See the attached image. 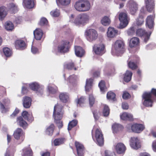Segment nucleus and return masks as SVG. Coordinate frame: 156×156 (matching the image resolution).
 <instances>
[{
    "label": "nucleus",
    "mask_w": 156,
    "mask_h": 156,
    "mask_svg": "<svg viewBox=\"0 0 156 156\" xmlns=\"http://www.w3.org/2000/svg\"><path fill=\"white\" fill-rule=\"evenodd\" d=\"M132 130L136 133H140L144 128L143 125L141 124H135L131 126Z\"/></svg>",
    "instance_id": "nucleus-15"
},
{
    "label": "nucleus",
    "mask_w": 156,
    "mask_h": 156,
    "mask_svg": "<svg viewBox=\"0 0 156 156\" xmlns=\"http://www.w3.org/2000/svg\"><path fill=\"white\" fill-rule=\"evenodd\" d=\"M38 25L41 26H47L48 25V21L45 18L42 17L39 22Z\"/></svg>",
    "instance_id": "nucleus-44"
},
{
    "label": "nucleus",
    "mask_w": 156,
    "mask_h": 156,
    "mask_svg": "<svg viewBox=\"0 0 156 156\" xmlns=\"http://www.w3.org/2000/svg\"><path fill=\"white\" fill-rule=\"evenodd\" d=\"M89 20V16L86 14L79 15L74 21V23L77 26L84 25Z\"/></svg>",
    "instance_id": "nucleus-4"
},
{
    "label": "nucleus",
    "mask_w": 156,
    "mask_h": 156,
    "mask_svg": "<svg viewBox=\"0 0 156 156\" xmlns=\"http://www.w3.org/2000/svg\"><path fill=\"white\" fill-rule=\"evenodd\" d=\"M77 121L76 120H73L70 122L68 125V129L70 130L74 127L76 126L77 124Z\"/></svg>",
    "instance_id": "nucleus-42"
},
{
    "label": "nucleus",
    "mask_w": 156,
    "mask_h": 156,
    "mask_svg": "<svg viewBox=\"0 0 156 156\" xmlns=\"http://www.w3.org/2000/svg\"><path fill=\"white\" fill-rule=\"evenodd\" d=\"M109 113V109L108 106L106 105H104L103 114L104 116H107Z\"/></svg>",
    "instance_id": "nucleus-50"
},
{
    "label": "nucleus",
    "mask_w": 156,
    "mask_h": 156,
    "mask_svg": "<svg viewBox=\"0 0 156 156\" xmlns=\"http://www.w3.org/2000/svg\"><path fill=\"white\" fill-rule=\"evenodd\" d=\"M64 68L68 70L73 69L75 70H76L78 69V67H75L74 65L72 62L65 63L64 65Z\"/></svg>",
    "instance_id": "nucleus-36"
},
{
    "label": "nucleus",
    "mask_w": 156,
    "mask_h": 156,
    "mask_svg": "<svg viewBox=\"0 0 156 156\" xmlns=\"http://www.w3.org/2000/svg\"><path fill=\"white\" fill-rule=\"evenodd\" d=\"M31 51L33 54H36L39 53L38 49L33 46L31 48Z\"/></svg>",
    "instance_id": "nucleus-60"
},
{
    "label": "nucleus",
    "mask_w": 156,
    "mask_h": 156,
    "mask_svg": "<svg viewBox=\"0 0 156 156\" xmlns=\"http://www.w3.org/2000/svg\"><path fill=\"white\" fill-rule=\"evenodd\" d=\"M98 86L101 91L102 93H104L107 90V89L105 85V82L104 81H101L98 84Z\"/></svg>",
    "instance_id": "nucleus-45"
},
{
    "label": "nucleus",
    "mask_w": 156,
    "mask_h": 156,
    "mask_svg": "<svg viewBox=\"0 0 156 156\" xmlns=\"http://www.w3.org/2000/svg\"><path fill=\"white\" fill-rule=\"evenodd\" d=\"M128 66L132 69H135L137 68V66L133 62H129L128 63Z\"/></svg>",
    "instance_id": "nucleus-57"
},
{
    "label": "nucleus",
    "mask_w": 156,
    "mask_h": 156,
    "mask_svg": "<svg viewBox=\"0 0 156 156\" xmlns=\"http://www.w3.org/2000/svg\"><path fill=\"white\" fill-rule=\"evenodd\" d=\"M130 145L132 148L135 150L138 149L141 146L139 140L137 137H131L130 140Z\"/></svg>",
    "instance_id": "nucleus-13"
},
{
    "label": "nucleus",
    "mask_w": 156,
    "mask_h": 156,
    "mask_svg": "<svg viewBox=\"0 0 156 156\" xmlns=\"http://www.w3.org/2000/svg\"><path fill=\"white\" fill-rule=\"evenodd\" d=\"M32 99L30 97L26 96L23 98V103L24 108H30L31 104Z\"/></svg>",
    "instance_id": "nucleus-21"
},
{
    "label": "nucleus",
    "mask_w": 156,
    "mask_h": 156,
    "mask_svg": "<svg viewBox=\"0 0 156 156\" xmlns=\"http://www.w3.org/2000/svg\"><path fill=\"white\" fill-rule=\"evenodd\" d=\"M23 5L27 8H33L35 5L34 0H23Z\"/></svg>",
    "instance_id": "nucleus-22"
},
{
    "label": "nucleus",
    "mask_w": 156,
    "mask_h": 156,
    "mask_svg": "<svg viewBox=\"0 0 156 156\" xmlns=\"http://www.w3.org/2000/svg\"><path fill=\"white\" fill-rule=\"evenodd\" d=\"M75 144L77 153V156H83L84 147L83 145L77 142H75Z\"/></svg>",
    "instance_id": "nucleus-16"
},
{
    "label": "nucleus",
    "mask_w": 156,
    "mask_h": 156,
    "mask_svg": "<svg viewBox=\"0 0 156 156\" xmlns=\"http://www.w3.org/2000/svg\"><path fill=\"white\" fill-rule=\"evenodd\" d=\"M95 137L97 144L100 146L103 145L104 142V137L102 132L100 129H97Z\"/></svg>",
    "instance_id": "nucleus-12"
},
{
    "label": "nucleus",
    "mask_w": 156,
    "mask_h": 156,
    "mask_svg": "<svg viewBox=\"0 0 156 156\" xmlns=\"http://www.w3.org/2000/svg\"><path fill=\"white\" fill-rule=\"evenodd\" d=\"M10 101L8 98L4 99L2 103L0 102V109L2 113H5L8 110L7 108L5 106L8 105L10 103Z\"/></svg>",
    "instance_id": "nucleus-17"
},
{
    "label": "nucleus",
    "mask_w": 156,
    "mask_h": 156,
    "mask_svg": "<svg viewBox=\"0 0 156 156\" xmlns=\"http://www.w3.org/2000/svg\"><path fill=\"white\" fill-rule=\"evenodd\" d=\"M34 34L35 38L37 40H40L43 34L42 30L40 28H37L34 31Z\"/></svg>",
    "instance_id": "nucleus-24"
},
{
    "label": "nucleus",
    "mask_w": 156,
    "mask_h": 156,
    "mask_svg": "<svg viewBox=\"0 0 156 156\" xmlns=\"http://www.w3.org/2000/svg\"><path fill=\"white\" fill-rule=\"evenodd\" d=\"M151 33V32L148 33L145 30L142 28L138 29L136 31V35L141 37L145 43L149 40Z\"/></svg>",
    "instance_id": "nucleus-10"
},
{
    "label": "nucleus",
    "mask_w": 156,
    "mask_h": 156,
    "mask_svg": "<svg viewBox=\"0 0 156 156\" xmlns=\"http://www.w3.org/2000/svg\"><path fill=\"white\" fill-rule=\"evenodd\" d=\"M115 149L118 153L122 154L125 152L126 150V147L123 144L121 143H119L116 145Z\"/></svg>",
    "instance_id": "nucleus-20"
},
{
    "label": "nucleus",
    "mask_w": 156,
    "mask_h": 156,
    "mask_svg": "<svg viewBox=\"0 0 156 156\" xmlns=\"http://www.w3.org/2000/svg\"><path fill=\"white\" fill-rule=\"evenodd\" d=\"M5 27L7 30H12L14 28V25L12 22L8 21L5 23Z\"/></svg>",
    "instance_id": "nucleus-39"
},
{
    "label": "nucleus",
    "mask_w": 156,
    "mask_h": 156,
    "mask_svg": "<svg viewBox=\"0 0 156 156\" xmlns=\"http://www.w3.org/2000/svg\"><path fill=\"white\" fill-rule=\"evenodd\" d=\"M54 126L53 124H51L47 128L46 130V133L49 135H51L53 133Z\"/></svg>",
    "instance_id": "nucleus-41"
},
{
    "label": "nucleus",
    "mask_w": 156,
    "mask_h": 156,
    "mask_svg": "<svg viewBox=\"0 0 156 156\" xmlns=\"http://www.w3.org/2000/svg\"><path fill=\"white\" fill-rule=\"evenodd\" d=\"M5 156H13L12 154L10 153V151L9 148L7 149L6 153L5 155Z\"/></svg>",
    "instance_id": "nucleus-64"
},
{
    "label": "nucleus",
    "mask_w": 156,
    "mask_h": 156,
    "mask_svg": "<svg viewBox=\"0 0 156 156\" xmlns=\"http://www.w3.org/2000/svg\"><path fill=\"white\" fill-rule=\"evenodd\" d=\"M3 53L6 57H9L12 54L11 50L8 48H5L3 49Z\"/></svg>",
    "instance_id": "nucleus-49"
},
{
    "label": "nucleus",
    "mask_w": 156,
    "mask_h": 156,
    "mask_svg": "<svg viewBox=\"0 0 156 156\" xmlns=\"http://www.w3.org/2000/svg\"><path fill=\"white\" fill-rule=\"evenodd\" d=\"M117 34V31L114 28L109 27L107 32V36L108 37L113 38Z\"/></svg>",
    "instance_id": "nucleus-25"
},
{
    "label": "nucleus",
    "mask_w": 156,
    "mask_h": 156,
    "mask_svg": "<svg viewBox=\"0 0 156 156\" xmlns=\"http://www.w3.org/2000/svg\"><path fill=\"white\" fill-rule=\"evenodd\" d=\"M84 101V98L83 97H81L79 99H78L77 102V106L79 105L81 106V104L83 103Z\"/></svg>",
    "instance_id": "nucleus-59"
},
{
    "label": "nucleus",
    "mask_w": 156,
    "mask_h": 156,
    "mask_svg": "<svg viewBox=\"0 0 156 156\" xmlns=\"http://www.w3.org/2000/svg\"><path fill=\"white\" fill-rule=\"evenodd\" d=\"M74 7L76 10H89L90 5L88 1H80L76 2Z\"/></svg>",
    "instance_id": "nucleus-9"
},
{
    "label": "nucleus",
    "mask_w": 156,
    "mask_h": 156,
    "mask_svg": "<svg viewBox=\"0 0 156 156\" xmlns=\"http://www.w3.org/2000/svg\"><path fill=\"white\" fill-rule=\"evenodd\" d=\"M147 10H152L154 9V0H145Z\"/></svg>",
    "instance_id": "nucleus-28"
},
{
    "label": "nucleus",
    "mask_w": 156,
    "mask_h": 156,
    "mask_svg": "<svg viewBox=\"0 0 156 156\" xmlns=\"http://www.w3.org/2000/svg\"><path fill=\"white\" fill-rule=\"evenodd\" d=\"M89 100L90 105L92 106L95 102V99L92 95H90L89 97Z\"/></svg>",
    "instance_id": "nucleus-55"
},
{
    "label": "nucleus",
    "mask_w": 156,
    "mask_h": 156,
    "mask_svg": "<svg viewBox=\"0 0 156 156\" xmlns=\"http://www.w3.org/2000/svg\"><path fill=\"white\" fill-rule=\"evenodd\" d=\"M127 34L128 36H131L135 33V29L134 27H132L129 29L127 31Z\"/></svg>",
    "instance_id": "nucleus-54"
},
{
    "label": "nucleus",
    "mask_w": 156,
    "mask_h": 156,
    "mask_svg": "<svg viewBox=\"0 0 156 156\" xmlns=\"http://www.w3.org/2000/svg\"><path fill=\"white\" fill-rule=\"evenodd\" d=\"M69 42L67 41H63L62 43L58 45V48H55L52 50V51L57 54L58 52L66 53L69 51V47L68 44Z\"/></svg>",
    "instance_id": "nucleus-8"
},
{
    "label": "nucleus",
    "mask_w": 156,
    "mask_h": 156,
    "mask_svg": "<svg viewBox=\"0 0 156 156\" xmlns=\"http://www.w3.org/2000/svg\"><path fill=\"white\" fill-rule=\"evenodd\" d=\"M105 156H114L115 155L114 153L107 150L105 151Z\"/></svg>",
    "instance_id": "nucleus-61"
},
{
    "label": "nucleus",
    "mask_w": 156,
    "mask_h": 156,
    "mask_svg": "<svg viewBox=\"0 0 156 156\" xmlns=\"http://www.w3.org/2000/svg\"><path fill=\"white\" fill-rule=\"evenodd\" d=\"M124 43L121 40L116 41L113 44L112 49V54L113 55L121 56L124 51Z\"/></svg>",
    "instance_id": "nucleus-3"
},
{
    "label": "nucleus",
    "mask_w": 156,
    "mask_h": 156,
    "mask_svg": "<svg viewBox=\"0 0 156 156\" xmlns=\"http://www.w3.org/2000/svg\"><path fill=\"white\" fill-rule=\"evenodd\" d=\"M15 46L16 49H23L25 46V44L22 40H17L15 41Z\"/></svg>",
    "instance_id": "nucleus-27"
},
{
    "label": "nucleus",
    "mask_w": 156,
    "mask_h": 156,
    "mask_svg": "<svg viewBox=\"0 0 156 156\" xmlns=\"http://www.w3.org/2000/svg\"><path fill=\"white\" fill-rule=\"evenodd\" d=\"M111 21L109 18L106 16H104L101 20V23L104 26L109 25Z\"/></svg>",
    "instance_id": "nucleus-40"
},
{
    "label": "nucleus",
    "mask_w": 156,
    "mask_h": 156,
    "mask_svg": "<svg viewBox=\"0 0 156 156\" xmlns=\"http://www.w3.org/2000/svg\"><path fill=\"white\" fill-rule=\"evenodd\" d=\"M93 51L96 54L101 55L105 52V46L101 43L95 44L93 47Z\"/></svg>",
    "instance_id": "nucleus-11"
},
{
    "label": "nucleus",
    "mask_w": 156,
    "mask_h": 156,
    "mask_svg": "<svg viewBox=\"0 0 156 156\" xmlns=\"http://www.w3.org/2000/svg\"><path fill=\"white\" fill-rule=\"evenodd\" d=\"M59 98L62 102L66 103L69 100V95L66 93H62L60 94Z\"/></svg>",
    "instance_id": "nucleus-33"
},
{
    "label": "nucleus",
    "mask_w": 156,
    "mask_h": 156,
    "mask_svg": "<svg viewBox=\"0 0 156 156\" xmlns=\"http://www.w3.org/2000/svg\"><path fill=\"white\" fill-rule=\"evenodd\" d=\"M17 122L20 126L24 129H26L28 126V124L23 119V117L20 116L17 118Z\"/></svg>",
    "instance_id": "nucleus-29"
},
{
    "label": "nucleus",
    "mask_w": 156,
    "mask_h": 156,
    "mask_svg": "<svg viewBox=\"0 0 156 156\" xmlns=\"http://www.w3.org/2000/svg\"><path fill=\"white\" fill-rule=\"evenodd\" d=\"M155 15L149 16L147 18L146 20V25L150 29L154 27V19Z\"/></svg>",
    "instance_id": "nucleus-18"
},
{
    "label": "nucleus",
    "mask_w": 156,
    "mask_h": 156,
    "mask_svg": "<svg viewBox=\"0 0 156 156\" xmlns=\"http://www.w3.org/2000/svg\"><path fill=\"white\" fill-rule=\"evenodd\" d=\"M48 89L50 93L55 94L56 92L57 88L55 86H48Z\"/></svg>",
    "instance_id": "nucleus-52"
},
{
    "label": "nucleus",
    "mask_w": 156,
    "mask_h": 156,
    "mask_svg": "<svg viewBox=\"0 0 156 156\" xmlns=\"http://www.w3.org/2000/svg\"><path fill=\"white\" fill-rule=\"evenodd\" d=\"M33 152L30 147H25L23 149L22 156H32Z\"/></svg>",
    "instance_id": "nucleus-37"
},
{
    "label": "nucleus",
    "mask_w": 156,
    "mask_h": 156,
    "mask_svg": "<svg viewBox=\"0 0 156 156\" xmlns=\"http://www.w3.org/2000/svg\"><path fill=\"white\" fill-rule=\"evenodd\" d=\"M14 136L15 139L18 140L20 138L22 142L23 140L24 136V134L22 130L20 128H17L14 132Z\"/></svg>",
    "instance_id": "nucleus-14"
},
{
    "label": "nucleus",
    "mask_w": 156,
    "mask_h": 156,
    "mask_svg": "<svg viewBox=\"0 0 156 156\" xmlns=\"http://www.w3.org/2000/svg\"><path fill=\"white\" fill-rule=\"evenodd\" d=\"M122 107L123 109H127L129 108V106L127 103L125 102H123L122 104Z\"/></svg>",
    "instance_id": "nucleus-63"
},
{
    "label": "nucleus",
    "mask_w": 156,
    "mask_h": 156,
    "mask_svg": "<svg viewBox=\"0 0 156 156\" xmlns=\"http://www.w3.org/2000/svg\"><path fill=\"white\" fill-rule=\"evenodd\" d=\"M140 41L139 38L135 37L130 39L129 45L131 48L134 47L138 45Z\"/></svg>",
    "instance_id": "nucleus-31"
},
{
    "label": "nucleus",
    "mask_w": 156,
    "mask_h": 156,
    "mask_svg": "<svg viewBox=\"0 0 156 156\" xmlns=\"http://www.w3.org/2000/svg\"><path fill=\"white\" fill-rule=\"evenodd\" d=\"M93 82V80L91 78L86 80V84L85 86V90L86 91H89L91 89Z\"/></svg>",
    "instance_id": "nucleus-34"
},
{
    "label": "nucleus",
    "mask_w": 156,
    "mask_h": 156,
    "mask_svg": "<svg viewBox=\"0 0 156 156\" xmlns=\"http://www.w3.org/2000/svg\"><path fill=\"white\" fill-rule=\"evenodd\" d=\"M70 1L71 0H56V2L58 5L60 4L65 6L69 5L70 2Z\"/></svg>",
    "instance_id": "nucleus-47"
},
{
    "label": "nucleus",
    "mask_w": 156,
    "mask_h": 156,
    "mask_svg": "<svg viewBox=\"0 0 156 156\" xmlns=\"http://www.w3.org/2000/svg\"><path fill=\"white\" fill-rule=\"evenodd\" d=\"M65 141V139L63 138H58L55 139L53 142L55 146H58L63 144Z\"/></svg>",
    "instance_id": "nucleus-46"
},
{
    "label": "nucleus",
    "mask_w": 156,
    "mask_h": 156,
    "mask_svg": "<svg viewBox=\"0 0 156 156\" xmlns=\"http://www.w3.org/2000/svg\"><path fill=\"white\" fill-rule=\"evenodd\" d=\"M127 5L130 10H137L138 9V5L133 0L129 1Z\"/></svg>",
    "instance_id": "nucleus-30"
},
{
    "label": "nucleus",
    "mask_w": 156,
    "mask_h": 156,
    "mask_svg": "<svg viewBox=\"0 0 156 156\" xmlns=\"http://www.w3.org/2000/svg\"><path fill=\"white\" fill-rule=\"evenodd\" d=\"M23 21V19L21 16H18L16 18L14 22L17 24H19L21 23Z\"/></svg>",
    "instance_id": "nucleus-58"
},
{
    "label": "nucleus",
    "mask_w": 156,
    "mask_h": 156,
    "mask_svg": "<svg viewBox=\"0 0 156 156\" xmlns=\"http://www.w3.org/2000/svg\"><path fill=\"white\" fill-rule=\"evenodd\" d=\"M75 51L76 55L79 57H82L84 53V51L82 48L79 46L75 47Z\"/></svg>",
    "instance_id": "nucleus-26"
},
{
    "label": "nucleus",
    "mask_w": 156,
    "mask_h": 156,
    "mask_svg": "<svg viewBox=\"0 0 156 156\" xmlns=\"http://www.w3.org/2000/svg\"><path fill=\"white\" fill-rule=\"evenodd\" d=\"M62 106L59 105L57 104L55 105L53 113L55 122L59 129L61 128L63 126L62 122L61 120L63 114L62 111Z\"/></svg>",
    "instance_id": "nucleus-1"
},
{
    "label": "nucleus",
    "mask_w": 156,
    "mask_h": 156,
    "mask_svg": "<svg viewBox=\"0 0 156 156\" xmlns=\"http://www.w3.org/2000/svg\"><path fill=\"white\" fill-rule=\"evenodd\" d=\"M112 128L113 132L115 133L122 130L123 129V127L119 124L115 123L112 125Z\"/></svg>",
    "instance_id": "nucleus-35"
},
{
    "label": "nucleus",
    "mask_w": 156,
    "mask_h": 156,
    "mask_svg": "<svg viewBox=\"0 0 156 156\" xmlns=\"http://www.w3.org/2000/svg\"><path fill=\"white\" fill-rule=\"evenodd\" d=\"M85 35L87 40L90 42L95 41L98 37L97 31L93 29L87 30L85 31Z\"/></svg>",
    "instance_id": "nucleus-5"
},
{
    "label": "nucleus",
    "mask_w": 156,
    "mask_h": 156,
    "mask_svg": "<svg viewBox=\"0 0 156 156\" xmlns=\"http://www.w3.org/2000/svg\"><path fill=\"white\" fill-rule=\"evenodd\" d=\"M115 94L111 91L108 92L107 94V97L108 99L112 100L114 101L115 100Z\"/></svg>",
    "instance_id": "nucleus-48"
},
{
    "label": "nucleus",
    "mask_w": 156,
    "mask_h": 156,
    "mask_svg": "<svg viewBox=\"0 0 156 156\" xmlns=\"http://www.w3.org/2000/svg\"><path fill=\"white\" fill-rule=\"evenodd\" d=\"M130 97V95L129 93L126 92H124L122 98L124 99H127L128 98Z\"/></svg>",
    "instance_id": "nucleus-62"
},
{
    "label": "nucleus",
    "mask_w": 156,
    "mask_h": 156,
    "mask_svg": "<svg viewBox=\"0 0 156 156\" xmlns=\"http://www.w3.org/2000/svg\"><path fill=\"white\" fill-rule=\"evenodd\" d=\"M120 117L122 119L124 120L132 121L133 119L132 115L126 112L123 113L120 115Z\"/></svg>",
    "instance_id": "nucleus-32"
},
{
    "label": "nucleus",
    "mask_w": 156,
    "mask_h": 156,
    "mask_svg": "<svg viewBox=\"0 0 156 156\" xmlns=\"http://www.w3.org/2000/svg\"><path fill=\"white\" fill-rule=\"evenodd\" d=\"M7 13V10H0V20H2Z\"/></svg>",
    "instance_id": "nucleus-53"
},
{
    "label": "nucleus",
    "mask_w": 156,
    "mask_h": 156,
    "mask_svg": "<svg viewBox=\"0 0 156 156\" xmlns=\"http://www.w3.org/2000/svg\"><path fill=\"white\" fill-rule=\"evenodd\" d=\"M77 78V76L74 75L70 76L68 79V81L69 83L73 85L75 84V82Z\"/></svg>",
    "instance_id": "nucleus-43"
},
{
    "label": "nucleus",
    "mask_w": 156,
    "mask_h": 156,
    "mask_svg": "<svg viewBox=\"0 0 156 156\" xmlns=\"http://www.w3.org/2000/svg\"><path fill=\"white\" fill-rule=\"evenodd\" d=\"M50 14L53 17H58L59 14V10H52L50 12Z\"/></svg>",
    "instance_id": "nucleus-56"
},
{
    "label": "nucleus",
    "mask_w": 156,
    "mask_h": 156,
    "mask_svg": "<svg viewBox=\"0 0 156 156\" xmlns=\"http://www.w3.org/2000/svg\"><path fill=\"white\" fill-rule=\"evenodd\" d=\"M145 10H140L139 18L136 20V24L138 26H141L144 22V17L146 15Z\"/></svg>",
    "instance_id": "nucleus-19"
},
{
    "label": "nucleus",
    "mask_w": 156,
    "mask_h": 156,
    "mask_svg": "<svg viewBox=\"0 0 156 156\" xmlns=\"http://www.w3.org/2000/svg\"><path fill=\"white\" fill-rule=\"evenodd\" d=\"M119 19L120 22L119 28H123L126 27L128 24L129 19L126 12H121L119 15Z\"/></svg>",
    "instance_id": "nucleus-7"
},
{
    "label": "nucleus",
    "mask_w": 156,
    "mask_h": 156,
    "mask_svg": "<svg viewBox=\"0 0 156 156\" xmlns=\"http://www.w3.org/2000/svg\"><path fill=\"white\" fill-rule=\"evenodd\" d=\"M132 75V72L127 70L124 77V81L127 82L131 80Z\"/></svg>",
    "instance_id": "nucleus-38"
},
{
    "label": "nucleus",
    "mask_w": 156,
    "mask_h": 156,
    "mask_svg": "<svg viewBox=\"0 0 156 156\" xmlns=\"http://www.w3.org/2000/svg\"><path fill=\"white\" fill-rule=\"evenodd\" d=\"M29 86L32 90L35 91L37 95L41 96L43 94L44 87L38 83L33 82L29 84Z\"/></svg>",
    "instance_id": "nucleus-6"
},
{
    "label": "nucleus",
    "mask_w": 156,
    "mask_h": 156,
    "mask_svg": "<svg viewBox=\"0 0 156 156\" xmlns=\"http://www.w3.org/2000/svg\"><path fill=\"white\" fill-rule=\"evenodd\" d=\"M152 94L156 96V89L153 88L151 92H145L142 96V101L143 105L147 107H151L154 102Z\"/></svg>",
    "instance_id": "nucleus-2"
},
{
    "label": "nucleus",
    "mask_w": 156,
    "mask_h": 156,
    "mask_svg": "<svg viewBox=\"0 0 156 156\" xmlns=\"http://www.w3.org/2000/svg\"><path fill=\"white\" fill-rule=\"evenodd\" d=\"M8 8L11 10H17L18 9L17 5L13 3H10L7 5Z\"/></svg>",
    "instance_id": "nucleus-51"
},
{
    "label": "nucleus",
    "mask_w": 156,
    "mask_h": 156,
    "mask_svg": "<svg viewBox=\"0 0 156 156\" xmlns=\"http://www.w3.org/2000/svg\"><path fill=\"white\" fill-rule=\"evenodd\" d=\"M22 116L23 118L27 120L29 122H31L34 120L33 117L31 113H28L26 111H23L22 114Z\"/></svg>",
    "instance_id": "nucleus-23"
}]
</instances>
